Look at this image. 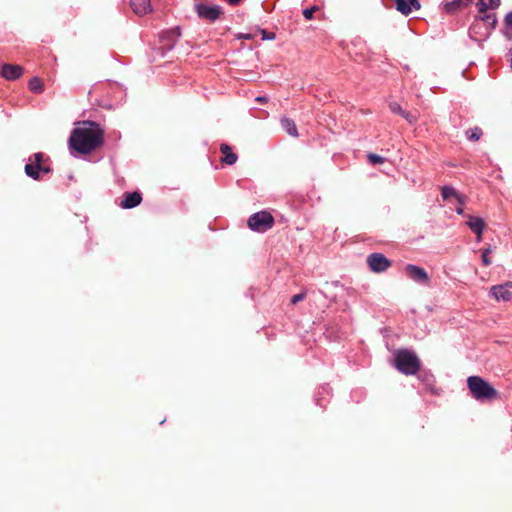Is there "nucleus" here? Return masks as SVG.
Instances as JSON below:
<instances>
[{"mask_svg": "<svg viewBox=\"0 0 512 512\" xmlns=\"http://www.w3.org/2000/svg\"><path fill=\"white\" fill-rule=\"evenodd\" d=\"M104 131L93 121H83L70 134L69 147L80 154H89L103 145Z\"/></svg>", "mask_w": 512, "mask_h": 512, "instance_id": "f257e3e1", "label": "nucleus"}, {"mask_svg": "<svg viewBox=\"0 0 512 512\" xmlns=\"http://www.w3.org/2000/svg\"><path fill=\"white\" fill-rule=\"evenodd\" d=\"M394 366L405 375H415L421 368V362L415 352L399 349L394 353Z\"/></svg>", "mask_w": 512, "mask_h": 512, "instance_id": "f03ea898", "label": "nucleus"}, {"mask_svg": "<svg viewBox=\"0 0 512 512\" xmlns=\"http://www.w3.org/2000/svg\"><path fill=\"white\" fill-rule=\"evenodd\" d=\"M467 386L473 398L478 401H491L498 397V391L480 376H470Z\"/></svg>", "mask_w": 512, "mask_h": 512, "instance_id": "7ed1b4c3", "label": "nucleus"}, {"mask_svg": "<svg viewBox=\"0 0 512 512\" xmlns=\"http://www.w3.org/2000/svg\"><path fill=\"white\" fill-rule=\"evenodd\" d=\"M248 227L256 232L263 233L270 230L274 225V218L267 211H260L252 214L248 221Z\"/></svg>", "mask_w": 512, "mask_h": 512, "instance_id": "20e7f679", "label": "nucleus"}, {"mask_svg": "<svg viewBox=\"0 0 512 512\" xmlns=\"http://www.w3.org/2000/svg\"><path fill=\"white\" fill-rule=\"evenodd\" d=\"M194 10L199 18L209 22L216 21L223 14L220 6H209L204 0H194Z\"/></svg>", "mask_w": 512, "mask_h": 512, "instance_id": "39448f33", "label": "nucleus"}, {"mask_svg": "<svg viewBox=\"0 0 512 512\" xmlns=\"http://www.w3.org/2000/svg\"><path fill=\"white\" fill-rule=\"evenodd\" d=\"M367 264L371 271L381 273L391 266V261L382 253H372L367 257Z\"/></svg>", "mask_w": 512, "mask_h": 512, "instance_id": "423d86ee", "label": "nucleus"}, {"mask_svg": "<svg viewBox=\"0 0 512 512\" xmlns=\"http://www.w3.org/2000/svg\"><path fill=\"white\" fill-rule=\"evenodd\" d=\"M404 271L405 274L413 281L422 284H429L430 279L424 268L413 264H407Z\"/></svg>", "mask_w": 512, "mask_h": 512, "instance_id": "0eeeda50", "label": "nucleus"}, {"mask_svg": "<svg viewBox=\"0 0 512 512\" xmlns=\"http://www.w3.org/2000/svg\"><path fill=\"white\" fill-rule=\"evenodd\" d=\"M23 74V67L15 64H4L1 67L0 75L9 81L19 79Z\"/></svg>", "mask_w": 512, "mask_h": 512, "instance_id": "6e6552de", "label": "nucleus"}, {"mask_svg": "<svg viewBox=\"0 0 512 512\" xmlns=\"http://www.w3.org/2000/svg\"><path fill=\"white\" fill-rule=\"evenodd\" d=\"M490 293L496 300L510 301L512 299V283L493 286Z\"/></svg>", "mask_w": 512, "mask_h": 512, "instance_id": "1a4fd4ad", "label": "nucleus"}, {"mask_svg": "<svg viewBox=\"0 0 512 512\" xmlns=\"http://www.w3.org/2000/svg\"><path fill=\"white\" fill-rule=\"evenodd\" d=\"M397 11L403 15H409L413 9L421 8L419 0H393Z\"/></svg>", "mask_w": 512, "mask_h": 512, "instance_id": "9d476101", "label": "nucleus"}, {"mask_svg": "<svg viewBox=\"0 0 512 512\" xmlns=\"http://www.w3.org/2000/svg\"><path fill=\"white\" fill-rule=\"evenodd\" d=\"M130 6L137 15H145L152 11L150 0H130Z\"/></svg>", "mask_w": 512, "mask_h": 512, "instance_id": "9b49d317", "label": "nucleus"}, {"mask_svg": "<svg viewBox=\"0 0 512 512\" xmlns=\"http://www.w3.org/2000/svg\"><path fill=\"white\" fill-rule=\"evenodd\" d=\"M389 108L394 114L402 116L408 123L414 124L417 122L418 117L410 112L404 110L397 102H390Z\"/></svg>", "mask_w": 512, "mask_h": 512, "instance_id": "f8f14e48", "label": "nucleus"}, {"mask_svg": "<svg viewBox=\"0 0 512 512\" xmlns=\"http://www.w3.org/2000/svg\"><path fill=\"white\" fill-rule=\"evenodd\" d=\"M220 152L222 154V157L220 160L221 163L227 164V165H233L236 163L238 156L236 153H234L232 151V148L228 144L222 143L220 145Z\"/></svg>", "mask_w": 512, "mask_h": 512, "instance_id": "ddd939ff", "label": "nucleus"}, {"mask_svg": "<svg viewBox=\"0 0 512 512\" xmlns=\"http://www.w3.org/2000/svg\"><path fill=\"white\" fill-rule=\"evenodd\" d=\"M142 201V196L139 192L126 193L124 199L121 201L120 206L124 209H131L138 206Z\"/></svg>", "mask_w": 512, "mask_h": 512, "instance_id": "4468645a", "label": "nucleus"}, {"mask_svg": "<svg viewBox=\"0 0 512 512\" xmlns=\"http://www.w3.org/2000/svg\"><path fill=\"white\" fill-rule=\"evenodd\" d=\"M40 171L49 173L50 169L48 167H44L42 165H36L32 162L25 165L26 175L33 178L34 180H38L40 178V175H39Z\"/></svg>", "mask_w": 512, "mask_h": 512, "instance_id": "2eb2a0df", "label": "nucleus"}, {"mask_svg": "<svg viewBox=\"0 0 512 512\" xmlns=\"http://www.w3.org/2000/svg\"><path fill=\"white\" fill-rule=\"evenodd\" d=\"M441 195L444 200H449L453 197L459 204L463 205L465 203V198L460 195L453 187L443 186L441 188Z\"/></svg>", "mask_w": 512, "mask_h": 512, "instance_id": "dca6fc26", "label": "nucleus"}, {"mask_svg": "<svg viewBox=\"0 0 512 512\" xmlns=\"http://www.w3.org/2000/svg\"><path fill=\"white\" fill-rule=\"evenodd\" d=\"M473 232H483L486 224L480 217L469 216L466 223Z\"/></svg>", "mask_w": 512, "mask_h": 512, "instance_id": "f3484780", "label": "nucleus"}, {"mask_svg": "<svg viewBox=\"0 0 512 512\" xmlns=\"http://www.w3.org/2000/svg\"><path fill=\"white\" fill-rule=\"evenodd\" d=\"M471 1L472 0H452L451 2H446L444 8L448 13H455L467 6Z\"/></svg>", "mask_w": 512, "mask_h": 512, "instance_id": "a211bd4d", "label": "nucleus"}, {"mask_svg": "<svg viewBox=\"0 0 512 512\" xmlns=\"http://www.w3.org/2000/svg\"><path fill=\"white\" fill-rule=\"evenodd\" d=\"M282 128L292 137H298V131L295 122L290 118L281 119Z\"/></svg>", "mask_w": 512, "mask_h": 512, "instance_id": "6ab92c4d", "label": "nucleus"}, {"mask_svg": "<svg viewBox=\"0 0 512 512\" xmlns=\"http://www.w3.org/2000/svg\"><path fill=\"white\" fill-rule=\"evenodd\" d=\"M29 89L34 93H42L44 91V84L38 77H34L29 81Z\"/></svg>", "mask_w": 512, "mask_h": 512, "instance_id": "aec40b11", "label": "nucleus"}, {"mask_svg": "<svg viewBox=\"0 0 512 512\" xmlns=\"http://www.w3.org/2000/svg\"><path fill=\"white\" fill-rule=\"evenodd\" d=\"M466 135L469 140L478 141L481 138V136L483 135V131L479 127H474L472 129H469L468 131H466Z\"/></svg>", "mask_w": 512, "mask_h": 512, "instance_id": "412c9836", "label": "nucleus"}, {"mask_svg": "<svg viewBox=\"0 0 512 512\" xmlns=\"http://www.w3.org/2000/svg\"><path fill=\"white\" fill-rule=\"evenodd\" d=\"M180 36V29L178 27L173 28L163 34V37L171 40L174 43V40Z\"/></svg>", "mask_w": 512, "mask_h": 512, "instance_id": "4be33fe9", "label": "nucleus"}, {"mask_svg": "<svg viewBox=\"0 0 512 512\" xmlns=\"http://www.w3.org/2000/svg\"><path fill=\"white\" fill-rule=\"evenodd\" d=\"M367 157L369 162L373 165L383 164L385 162V158L375 153H369Z\"/></svg>", "mask_w": 512, "mask_h": 512, "instance_id": "5701e85b", "label": "nucleus"}, {"mask_svg": "<svg viewBox=\"0 0 512 512\" xmlns=\"http://www.w3.org/2000/svg\"><path fill=\"white\" fill-rule=\"evenodd\" d=\"M319 9L320 8L318 6H312L311 8L304 9L303 16L305 17V19L311 20L313 18V14L319 11Z\"/></svg>", "mask_w": 512, "mask_h": 512, "instance_id": "b1692460", "label": "nucleus"}, {"mask_svg": "<svg viewBox=\"0 0 512 512\" xmlns=\"http://www.w3.org/2000/svg\"><path fill=\"white\" fill-rule=\"evenodd\" d=\"M44 159V154L41 152L35 153L33 157H31L29 160L30 162L36 164V165H42V161Z\"/></svg>", "mask_w": 512, "mask_h": 512, "instance_id": "393cba45", "label": "nucleus"}, {"mask_svg": "<svg viewBox=\"0 0 512 512\" xmlns=\"http://www.w3.org/2000/svg\"><path fill=\"white\" fill-rule=\"evenodd\" d=\"M491 252L490 248H487L482 253V262L485 266H489L491 264V260L488 257V254Z\"/></svg>", "mask_w": 512, "mask_h": 512, "instance_id": "a878e982", "label": "nucleus"}, {"mask_svg": "<svg viewBox=\"0 0 512 512\" xmlns=\"http://www.w3.org/2000/svg\"><path fill=\"white\" fill-rule=\"evenodd\" d=\"M485 22L489 23L494 27L496 25L497 19L494 14H487L485 17L482 18Z\"/></svg>", "mask_w": 512, "mask_h": 512, "instance_id": "bb28decb", "label": "nucleus"}, {"mask_svg": "<svg viewBox=\"0 0 512 512\" xmlns=\"http://www.w3.org/2000/svg\"><path fill=\"white\" fill-rule=\"evenodd\" d=\"M306 297V292H301L299 294H296L294 295L292 298H291V304H296L302 300H304Z\"/></svg>", "mask_w": 512, "mask_h": 512, "instance_id": "cd10ccee", "label": "nucleus"}, {"mask_svg": "<svg viewBox=\"0 0 512 512\" xmlns=\"http://www.w3.org/2000/svg\"><path fill=\"white\" fill-rule=\"evenodd\" d=\"M477 6L480 13H485L487 9L490 8L486 0H480Z\"/></svg>", "mask_w": 512, "mask_h": 512, "instance_id": "c85d7f7f", "label": "nucleus"}, {"mask_svg": "<svg viewBox=\"0 0 512 512\" xmlns=\"http://www.w3.org/2000/svg\"><path fill=\"white\" fill-rule=\"evenodd\" d=\"M505 22L508 26L507 35L510 37V31L512 30V12L506 15Z\"/></svg>", "mask_w": 512, "mask_h": 512, "instance_id": "c756f323", "label": "nucleus"}, {"mask_svg": "<svg viewBox=\"0 0 512 512\" xmlns=\"http://www.w3.org/2000/svg\"><path fill=\"white\" fill-rule=\"evenodd\" d=\"M488 6L492 9L497 8L500 5V0H486Z\"/></svg>", "mask_w": 512, "mask_h": 512, "instance_id": "7c9ffc66", "label": "nucleus"}, {"mask_svg": "<svg viewBox=\"0 0 512 512\" xmlns=\"http://www.w3.org/2000/svg\"><path fill=\"white\" fill-rule=\"evenodd\" d=\"M262 38L272 40L275 38V34L274 33L268 34L265 30H262Z\"/></svg>", "mask_w": 512, "mask_h": 512, "instance_id": "2f4dec72", "label": "nucleus"}, {"mask_svg": "<svg viewBox=\"0 0 512 512\" xmlns=\"http://www.w3.org/2000/svg\"><path fill=\"white\" fill-rule=\"evenodd\" d=\"M255 100L260 103H266L268 101L267 97H265V96H258V97H256Z\"/></svg>", "mask_w": 512, "mask_h": 512, "instance_id": "473e14b6", "label": "nucleus"}, {"mask_svg": "<svg viewBox=\"0 0 512 512\" xmlns=\"http://www.w3.org/2000/svg\"><path fill=\"white\" fill-rule=\"evenodd\" d=\"M476 234V241L480 242L482 240V233L483 232H474Z\"/></svg>", "mask_w": 512, "mask_h": 512, "instance_id": "72a5a7b5", "label": "nucleus"}, {"mask_svg": "<svg viewBox=\"0 0 512 512\" xmlns=\"http://www.w3.org/2000/svg\"><path fill=\"white\" fill-rule=\"evenodd\" d=\"M456 212L459 214V215H462L464 213V210L462 208V205L460 204L459 207L456 208Z\"/></svg>", "mask_w": 512, "mask_h": 512, "instance_id": "f704fd0d", "label": "nucleus"}, {"mask_svg": "<svg viewBox=\"0 0 512 512\" xmlns=\"http://www.w3.org/2000/svg\"><path fill=\"white\" fill-rule=\"evenodd\" d=\"M510 64H511V68H512V48L510 50Z\"/></svg>", "mask_w": 512, "mask_h": 512, "instance_id": "c9c22d12", "label": "nucleus"}, {"mask_svg": "<svg viewBox=\"0 0 512 512\" xmlns=\"http://www.w3.org/2000/svg\"><path fill=\"white\" fill-rule=\"evenodd\" d=\"M242 37H243V38H245V39H251V35H249V34L244 35V36H242Z\"/></svg>", "mask_w": 512, "mask_h": 512, "instance_id": "e433bc0d", "label": "nucleus"}, {"mask_svg": "<svg viewBox=\"0 0 512 512\" xmlns=\"http://www.w3.org/2000/svg\"><path fill=\"white\" fill-rule=\"evenodd\" d=\"M173 47V43L168 45V49H171Z\"/></svg>", "mask_w": 512, "mask_h": 512, "instance_id": "4c0bfd02", "label": "nucleus"}]
</instances>
